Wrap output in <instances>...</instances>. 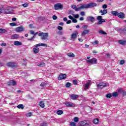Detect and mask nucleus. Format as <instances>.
I'll list each match as a JSON object with an SVG mask.
<instances>
[{"label": "nucleus", "instance_id": "nucleus-20", "mask_svg": "<svg viewBox=\"0 0 126 126\" xmlns=\"http://www.w3.org/2000/svg\"><path fill=\"white\" fill-rule=\"evenodd\" d=\"M16 84H17V83H16V82L14 80H10L9 81V82L8 83V85H16Z\"/></svg>", "mask_w": 126, "mask_h": 126}, {"label": "nucleus", "instance_id": "nucleus-6", "mask_svg": "<svg viewBox=\"0 0 126 126\" xmlns=\"http://www.w3.org/2000/svg\"><path fill=\"white\" fill-rule=\"evenodd\" d=\"M63 6L60 3H56L54 5V9L55 10H58V9H63Z\"/></svg>", "mask_w": 126, "mask_h": 126}, {"label": "nucleus", "instance_id": "nucleus-15", "mask_svg": "<svg viewBox=\"0 0 126 126\" xmlns=\"http://www.w3.org/2000/svg\"><path fill=\"white\" fill-rule=\"evenodd\" d=\"M119 18H121V19H124L125 17H126V14L123 12L118 13V15L117 16Z\"/></svg>", "mask_w": 126, "mask_h": 126}, {"label": "nucleus", "instance_id": "nucleus-55", "mask_svg": "<svg viewBox=\"0 0 126 126\" xmlns=\"http://www.w3.org/2000/svg\"><path fill=\"white\" fill-rule=\"evenodd\" d=\"M58 30H63V27H61V26H58Z\"/></svg>", "mask_w": 126, "mask_h": 126}, {"label": "nucleus", "instance_id": "nucleus-8", "mask_svg": "<svg viewBox=\"0 0 126 126\" xmlns=\"http://www.w3.org/2000/svg\"><path fill=\"white\" fill-rule=\"evenodd\" d=\"M15 31L18 33L24 32V27L23 26L18 27L15 29Z\"/></svg>", "mask_w": 126, "mask_h": 126}, {"label": "nucleus", "instance_id": "nucleus-4", "mask_svg": "<svg viewBox=\"0 0 126 126\" xmlns=\"http://www.w3.org/2000/svg\"><path fill=\"white\" fill-rule=\"evenodd\" d=\"M96 19L97 20H98V22L96 23L97 25H101V24H103V22H106V20L102 19L101 16H97Z\"/></svg>", "mask_w": 126, "mask_h": 126}, {"label": "nucleus", "instance_id": "nucleus-58", "mask_svg": "<svg viewBox=\"0 0 126 126\" xmlns=\"http://www.w3.org/2000/svg\"><path fill=\"white\" fill-rule=\"evenodd\" d=\"M40 126H47V123H42V124L40 125Z\"/></svg>", "mask_w": 126, "mask_h": 126}, {"label": "nucleus", "instance_id": "nucleus-12", "mask_svg": "<svg viewBox=\"0 0 126 126\" xmlns=\"http://www.w3.org/2000/svg\"><path fill=\"white\" fill-rule=\"evenodd\" d=\"M97 87L98 88H104V87H106L107 85L104 83H100L99 84H96Z\"/></svg>", "mask_w": 126, "mask_h": 126}, {"label": "nucleus", "instance_id": "nucleus-1", "mask_svg": "<svg viewBox=\"0 0 126 126\" xmlns=\"http://www.w3.org/2000/svg\"><path fill=\"white\" fill-rule=\"evenodd\" d=\"M98 4L95 2H91L89 4H83L78 8H76V5L73 4L71 5V7L73 9H74L75 11H79L81 9H85V8H92V7H95L97 6Z\"/></svg>", "mask_w": 126, "mask_h": 126}, {"label": "nucleus", "instance_id": "nucleus-42", "mask_svg": "<svg viewBox=\"0 0 126 126\" xmlns=\"http://www.w3.org/2000/svg\"><path fill=\"white\" fill-rule=\"evenodd\" d=\"M10 26L13 27V26H16L17 24L16 23H10Z\"/></svg>", "mask_w": 126, "mask_h": 126}, {"label": "nucleus", "instance_id": "nucleus-28", "mask_svg": "<svg viewBox=\"0 0 126 126\" xmlns=\"http://www.w3.org/2000/svg\"><path fill=\"white\" fill-rule=\"evenodd\" d=\"M94 124H95V125H97V124H99V119L98 118L94 119L93 121Z\"/></svg>", "mask_w": 126, "mask_h": 126}, {"label": "nucleus", "instance_id": "nucleus-45", "mask_svg": "<svg viewBox=\"0 0 126 126\" xmlns=\"http://www.w3.org/2000/svg\"><path fill=\"white\" fill-rule=\"evenodd\" d=\"M57 33L58 34V35H63V31H59L58 32H57Z\"/></svg>", "mask_w": 126, "mask_h": 126}, {"label": "nucleus", "instance_id": "nucleus-37", "mask_svg": "<svg viewBox=\"0 0 126 126\" xmlns=\"http://www.w3.org/2000/svg\"><path fill=\"white\" fill-rule=\"evenodd\" d=\"M113 97H117V96H119V94H118V93L114 92L112 94Z\"/></svg>", "mask_w": 126, "mask_h": 126}, {"label": "nucleus", "instance_id": "nucleus-5", "mask_svg": "<svg viewBox=\"0 0 126 126\" xmlns=\"http://www.w3.org/2000/svg\"><path fill=\"white\" fill-rule=\"evenodd\" d=\"M86 62L89 64H96L97 63V59L96 58H93L91 60H87Z\"/></svg>", "mask_w": 126, "mask_h": 126}, {"label": "nucleus", "instance_id": "nucleus-43", "mask_svg": "<svg viewBox=\"0 0 126 126\" xmlns=\"http://www.w3.org/2000/svg\"><path fill=\"white\" fill-rule=\"evenodd\" d=\"M125 63H126V61H125V60H121V61H120V64L123 65V64H124Z\"/></svg>", "mask_w": 126, "mask_h": 126}, {"label": "nucleus", "instance_id": "nucleus-49", "mask_svg": "<svg viewBox=\"0 0 126 126\" xmlns=\"http://www.w3.org/2000/svg\"><path fill=\"white\" fill-rule=\"evenodd\" d=\"M34 36L32 37L31 38H28V41H34Z\"/></svg>", "mask_w": 126, "mask_h": 126}, {"label": "nucleus", "instance_id": "nucleus-18", "mask_svg": "<svg viewBox=\"0 0 126 126\" xmlns=\"http://www.w3.org/2000/svg\"><path fill=\"white\" fill-rule=\"evenodd\" d=\"M89 32H90V31H89V30H85L82 32V36H85V35H86V34H88Z\"/></svg>", "mask_w": 126, "mask_h": 126}, {"label": "nucleus", "instance_id": "nucleus-52", "mask_svg": "<svg viewBox=\"0 0 126 126\" xmlns=\"http://www.w3.org/2000/svg\"><path fill=\"white\" fill-rule=\"evenodd\" d=\"M111 57V55L107 54L106 56H105V58H106L107 59H109V58H110Z\"/></svg>", "mask_w": 126, "mask_h": 126}, {"label": "nucleus", "instance_id": "nucleus-24", "mask_svg": "<svg viewBox=\"0 0 126 126\" xmlns=\"http://www.w3.org/2000/svg\"><path fill=\"white\" fill-rule=\"evenodd\" d=\"M111 14H112V15H114V16H118L119 14V12H118L117 11H112Z\"/></svg>", "mask_w": 126, "mask_h": 126}, {"label": "nucleus", "instance_id": "nucleus-53", "mask_svg": "<svg viewBox=\"0 0 126 126\" xmlns=\"http://www.w3.org/2000/svg\"><path fill=\"white\" fill-rule=\"evenodd\" d=\"M80 14L82 16H84V15H85V12L84 11H82Z\"/></svg>", "mask_w": 126, "mask_h": 126}, {"label": "nucleus", "instance_id": "nucleus-41", "mask_svg": "<svg viewBox=\"0 0 126 126\" xmlns=\"http://www.w3.org/2000/svg\"><path fill=\"white\" fill-rule=\"evenodd\" d=\"M77 80H73V84H74V85H77Z\"/></svg>", "mask_w": 126, "mask_h": 126}, {"label": "nucleus", "instance_id": "nucleus-44", "mask_svg": "<svg viewBox=\"0 0 126 126\" xmlns=\"http://www.w3.org/2000/svg\"><path fill=\"white\" fill-rule=\"evenodd\" d=\"M70 126H76V124H75V123H74V122H71L70 123Z\"/></svg>", "mask_w": 126, "mask_h": 126}, {"label": "nucleus", "instance_id": "nucleus-59", "mask_svg": "<svg viewBox=\"0 0 126 126\" xmlns=\"http://www.w3.org/2000/svg\"><path fill=\"white\" fill-rule=\"evenodd\" d=\"M1 46H2V47H4V46H6V43H1Z\"/></svg>", "mask_w": 126, "mask_h": 126}, {"label": "nucleus", "instance_id": "nucleus-54", "mask_svg": "<svg viewBox=\"0 0 126 126\" xmlns=\"http://www.w3.org/2000/svg\"><path fill=\"white\" fill-rule=\"evenodd\" d=\"M74 18H79V15L78 14H76L74 16Z\"/></svg>", "mask_w": 126, "mask_h": 126}, {"label": "nucleus", "instance_id": "nucleus-35", "mask_svg": "<svg viewBox=\"0 0 126 126\" xmlns=\"http://www.w3.org/2000/svg\"><path fill=\"white\" fill-rule=\"evenodd\" d=\"M79 121V118H78V117H75L74 118V122H75V123H78Z\"/></svg>", "mask_w": 126, "mask_h": 126}, {"label": "nucleus", "instance_id": "nucleus-50", "mask_svg": "<svg viewBox=\"0 0 126 126\" xmlns=\"http://www.w3.org/2000/svg\"><path fill=\"white\" fill-rule=\"evenodd\" d=\"M83 29H87L88 28V25H84L82 27Z\"/></svg>", "mask_w": 126, "mask_h": 126}, {"label": "nucleus", "instance_id": "nucleus-60", "mask_svg": "<svg viewBox=\"0 0 126 126\" xmlns=\"http://www.w3.org/2000/svg\"><path fill=\"white\" fill-rule=\"evenodd\" d=\"M16 20H17V19H16V18L14 17L12 19V21L13 22L16 21Z\"/></svg>", "mask_w": 126, "mask_h": 126}, {"label": "nucleus", "instance_id": "nucleus-30", "mask_svg": "<svg viewBox=\"0 0 126 126\" xmlns=\"http://www.w3.org/2000/svg\"><path fill=\"white\" fill-rule=\"evenodd\" d=\"M98 33L99 34H101V35H107V33L104 32V31H102V30L99 31Z\"/></svg>", "mask_w": 126, "mask_h": 126}, {"label": "nucleus", "instance_id": "nucleus-56", "mask_svg": "<svg viewBox=\"0 0 126 126\" xmlns=\"http://www.w3.org/2000/svg\"><path fill=\"white\" fill-rule=\"evenodd\" d=\"M70 23H71V21L70 20L66 21V24H70Z\"/></svg>", "mask_w": 126, "mask_h": 126}, {"label": "nucleus", "instance_id": "nucleus-47", "mask_svg": "<svg viewBox=\"0 0 126 126\" xmlns=\"http://www.w3.org/2000/svg\"><path fill=\"white\" fill-rule=\"evenodd\" d=\"M28 5H29V4H28V3H25L24 4H23V6L24 7H27V6H28Z\"/></svg>", "mask_w": 126, "mask_h": 126}, {"label": "nucleus", "instance_id": "nucleus-14", "mask_svg": "<svg viewBox=\"0 0 126 126\" xmlns=\"http://www.w3.org/2000/svg\"><path fill=\"white\" fill-rule=\"evenodd\" d=\"M87 21H90L91 22H94L95 21V18L91 16H88L87 18Z\"/></svg>", "mask_w": 126, "mask_h": 126}, {"label": "nucleus", "instance_id": "nucleus-57", "mask_svg": "<svg viewBox=\"0 0 126 126\" xmlns=\"http://www.w3.org/2000/svg\"><path fill=\"white\" fill-rule=\"evenodd\" d=\"M118 92L119 93H123V91L122 90V89H119L118 90Z\"/></svg>", "mask_w": 126, "mask_h": 126}, {"label": "nucleus", "instance_id": "nucleus-9", "mask_svg": "<svg viewBox=\"0 0 126 126\" xmlns=\"http://www.w3.org/2000/svg\"><path fill=\"white\" fill-rule=\"evenodd\" d=\"M66 107L68 108H72V107H75V104L72 102H66L65 103Z\"/></svg>", "mask_w": 126, "mask_h": 126}, {"label": "nucleus", "instance_id": "nucleus-10", "mask_svg": "<svg viewBox=\"0 0 126 126\" xmlns=\"http://www.w3.org/2000/svg\"><path fill=\"white\" fill-rule=\"evenodd\" d=\"M91 124V123L90 122H85L83 121L80 122L79 123V126H89L90 125V124Z\"/></svg>", "mask_w": 126, "mask_h": 126}, {"label": "nucleus", "instance_id": "nucleus-62", "mask_svg": "<svg viewBox=\"0 0 126 126\" xmlns=\"http://www.w3.org/2000/svg\"><path fill=\"white\" fill-rule=\"evenodd\" d=\"M63 21L67 22V18L66 17H64V18H63Z\"/></svg>", "mask_w": 126, "mask_h": 126}, {"label": "nucleus", "instance_id": "nucleus-31", "mask_svg": "<svg viewBox=\"0 0 126 126\" xmlns=\"http://www.w3.org/2000/svg\"><path fill=\"white\" fill-rule=\"evenodd\" d=\"M6 32V30L4 29H0V33L1 34H3Z\"/></svg>", "mask_w": 126, "mask_h": 126}, {"label": "nucleus", "instance_id": "nucleus-39", "mask_svg": "<svg viewBox=\"0 0 126 126\" xmlns=\"http://www.w3.org/2000/svg\"><path fill=\"white\" fill-rule=\"evenodd\" d=\"M106 98H108V99H110L112 97V94H108L106 95Z\"/></svg>", "mask_w": 126, "mask_h": 126}, {"label": "nucleus", "instance_id": "nucleus-17", "mask_svg": "<svg viewBox=\"0 0 126 126\" xmlns=\"http://www.w3.org/2000/svg\"><path fill=\"white\" fill-rule=\"evenodd\" d=\"M99 13H101V15H105L108 13V10L104 9L103 10L99 11Z\"/></svg>", "mask_w": 126, "mask_h": 126}, {"label": "nucleus", "instance_id": "nucleus-16", "mask_svg": "<svg viewBox=\"0 0 126 126\" xmlns=\"http://www.w3.org/2000/svg\"><path fill=\"white\" fill-rule=\"evenodd\" d=\"M78 35V32H77V31H75V33H73L71 34V39H75V38L77 37Z\"/></svg>", "mask_w": 126, "mask_h": 126}, {"label": "nucleus", "instance_id": "nucleus-38", "mask_svg": "<svg viewBox=\"0 0 126 126\" xmlns=\"http://www.w3.org/2000/svg\"><path fill=\"white\" fill-rule=\"evenodd\" d=\"M90 84L89 83H87L84 88V89H88V88L89 87Z\"/></svg>", "mask_w": 126, "mask_h": 126}, {"label": "nucleus", "instance_id": "nucleus-51", "mask_svg": "<svg viewBox=\"0 0 126 126\" xmlns=\"http://www.w3.org/2000/svg\"><path fill=\"white\" fill-rule=\"evenodd\" d=\"M102 8L106 9V8H107V4H105L102 5Z\"/></svg>", "mask_w": 126, "mask_h": 126}, {"label": "nucleus", "instance_id": "nucleus-48", "mask_svg": "<svg viewBox=\"0 0 126 126\" xmlns=\"http://www.w3.org/2000/svg\"><path fill=\"white\" fill-rule=\"evenodd\" d=\"M72 22L73 23H76L77 22V20H76V19H75V18H73L72 20Z\"/></svg>", "mask_w": 126, "mask_h": 126}, {"label": "nucleus", "instance_id": "nucleus-61", "mask_svg": "<svg viewBox=\"0 0 126 126\" xmlns=\"http://www.w3.org/2000/svg\"><path fill=\"white\" fill-rule=\"evenodd\" d=\"M30 32L32 35H34L35 34V32L33 31H31Z\"/></svg>", "mask_w": 126, "mask_h": 126}, {"label": "nucleus", "instance_id": "nucleus-34", "mask_svg": "<svg viewBox=\"0 0 126 126\" xmlns=\"http://www.w3.org/2000/svg\"><path fill=\"white\" fill-rule=\"evenodd\" d=\"M4 13V8L3 7H0V14Z\"/></svg>", "mask_w": 126, "mask_h": 126}, {"label": "nucleus", "instance_id": "nucleus-21", "mask_svg": "<svg viewBox=\"0 0 126 126\" xmlns=\"http://www.w3.org/2000/svg\"><path fill=\"white\" fill-rule=\"evenodd\" d=\"M12 13V10L11 9V8H8L6 10L4 11V13H5V14H9Z\"/></svg>", "mask_w": 126, "mask_h": 126}, {"label": "nucleus", "instance_id": "nucleus-13", "mask_svg": "<svg viewBox=\"0 0 126 126\" xmlns=\"http://www.w3.org/2000/svg\"><path fill=\"white\" fill-rule=\"evenodd\" d=\"M79 97V95L77 94H71L70 95V98L72 100H76Z\"/></svg>", "mask_w": 126, "mask_h": 126}, {"label": "nucleus", "instance_id": "nucleus-19", "mask_svg": "<svg viewBox=\"0 0 126 126\" xmlns=\"http://www.w3.org/2000/svg\"><path fill=\"white\" fill-rule=\"evenodd\" d=\"M118 43L120 44V45H122L124 46V45H126V40H118Z\"/></svg>", "mask_w": 126, "mask_h": 126}, {"label": "nucleus", "instance_id": "nucleus-3", "mask_svg": "<svg viewBox=\"0 0 126 126\" xmlns=\"http://www.w3.org/2000/svg\"><path fill=\"white\" fill-rule=\"evenodd\" d=\"M38 36H41V40H46L49 36V33L48 32H40L38 34Z\"/></svg>", "mask_w": 126, "mask_h": 126}, {"label": "nucleus", "instance_id": "nucleus-26", "mask_svg": "<svg viewBox=\"0 0 126 126\" xmlns=\"http://www.w3.org/2000/svg\"><path fill=\"white\" fill-rule=\"evenodd\" d=\"M39 106L41 108H44L45 107V103H44V101H40L39 103Z\"/></svg>", "mask_w": 126, "mask_h": 126}, {"label": "nucleus", "instance_id": "nucleus-40", "mask_svg": "<svg viewBox=\"0 0 126 126\" xmlns=\"http://www.w3.org/2000/svg\"><path fill=\"white\" fill-rule=\"evenodd\" d=\"M46 85H47V83L46 82H42L40 84V86H41V87H44L46 86Z\"/></svg>", "mask_w": 126, "mask_h": 126}, {"label": "nucleus", "instance_id": "nucleus-2", "mask_svg": "<svg viewBox=\"0 0 126 126\" xmlns=\"http://www.w3.org/2000/svg\"><path fill=\"white\" fill-rule=\"evenodd\" d=\"M34 47L33 48V51L34 54H38L39 53V48L37 47H48V44L46 43H38L34 45Z\"/></svg>", "mask_w": 126, "mask_h": 126}, {"label": "nucleus", "instance_id": "nucleus-7", "mask_svg": "<svg viewBox=\"0 0 126 126\" xmlns=\"http://www.w3.org/2000/svg\"><path fill=\"white\" fill-rule=\"evenodd\" d=\"M67 76L65 74L61 73L58 77V80H63V79H66Z\"/></svg>", "mask_w": 126, "mask_h": 126}, {"label": "nucleus", "instance_id": "nucleus-29", "mask_svg": "<svg viewBox=\"0 0 126 126\" xmlns=\"http://www.w3.org/2000/svg\"><path fill=\"white\" fill-rule=\"evenodd\" d=\"M56 114L59 115H63V111L59 110L58 111H57Z\"/></svg>", "mask_w": 126, "mask_h": 126}, {"label": "nucleus", "instance_id": "nucleus-46", "mask_svg": "<svg viewBox=\"0 0 126 126\" xmlns=\"http://www.w3.org/2000/svg\"><path fill=\"white\" fill-rule=\"evenodd\" d=\"M52 18L54 20H57L58 19V17L55 15H54L52 17Z\"/></svg>", "mask_w": 126, "mask_h": 126}, {"label": "nucleus", "instance_id": "nucleus-63", "mask_svg": "<svg viewBox=\"0 0 126 126\" xmlns=\"http://www.w3.org/2000/svg\"><path fill=\"white\" fill-rule=\"evenodd\" d=\"M68 18H69V19H71V20H72V19L73 18V17H72V16L71 15H69L68 16Z\"/></svg>", "mask_w": 126, "mask_h": 126}, {"label": "nucleus", "instance_id": "nucleus-36", "mask_svg": "<svg viewBox=\"0 0 126 126\" xmlns=\"http://www.w3.org/2000/svg\"><path fill=\"white\" fill-rule=\"evenodd\" d=\"M26 117H32V116H33V114L31 112H30L28 114H27L26 115Z\"/></svg>", "mask_w": 126, "mask_h": 126}, {"label": "nucleus", "instance_id": "nucleus-22", "mask_svg": "<svg viewBox=\"0 0 126 126\" xmlns=\"http://www.w3.org/2000/svg\"><path fill=\"white\" fill-rule=\"evenodd\" d=\"M14 45H15V46H22V43L18 41H15L14 42Z\"/></svg>", "mask_w": 126, "mask_h": 126}, {"label": "nucleus", "instance_id": "nucleus-33", "mask_svg": "<svg viewBox=\"0 0 126 126\" xmlns=\"http://www.w3.org/2000/svg\"><path fill=\"white\" fill-rule=\"evenodd\" d=\"M70 86H71V83H69V82H67L65 84V87H66L67 88H69V87H70Z\"/></svg>", "mask_w": 126, "mask_h": 126}, {"label": "nucleus", "instance_id": "nucleus-11", "mask_svg": "<svg viewBox=\"0 0 126 126\" xmlns=\"http://www.w3.org/2000/svg\"><path fill=\"white\" fill-rule=\"evenodd\" d=\"M15 64L16 63L14 62H9L7 63L6 65L9 67H12L13 68V67H16V65Z\"/></svg>", "mask_w": 126, "mask_h": 126}, {"label": "nucleus", "instance_id": "nucleus-64", "mask_svg": "<svg viewBox=\"0 0 126 126\" xmlns=\"http://www.w3.org/2000/svg\"><path fill=\"white\" fill-rule=\"evenodd\" d=\"M99 43V41L98 40H95L94 42V44H98Z\"/></svg>", "mask_w": 126, "mask_h": 126}, {"label": "nucleus", "instance_id": "nucleus-25", "mask_svg": "<svg viewBox=\"0 0 126 126\" xmlns=\"http://www.w3.org/2000/svg\"><path fill=\"white\" fill-rule=\"evenodd\" d=\"M67 56L68 57H70V58H74V57H75V55H74V54H73V53H68L67 54Z\"/></svg>", "mask_w": 126, "mask_h": 126}, {"label": "nucleus", "instance_id": "nucleus-23", "mask_svg": "<svg viewBox=\"0 0 126 126\" xmlns=\"http://www.w3.org/2000/svg\"><path fill=\"white\" fill-rule=\"evenodd\" d=\"M37 65L40 67H43V66H45L46 65V63L44 62H40L38 63Z\"/></svg>", "mask_w": 126, "mask_h": 126}, {"label": "nucleus", "instance_id": "nucleus-27", "mask_svg": "<svg viewBox=\"0 0 126 126\" xmlns=\"http://www.w3.org/2000/svg\"><path fill=\"white\" fill-rule=\"evenodd\" d=\"M11 38H12V39H18V34H15L14 35H12L11 36Z\"/></svg>", "mask_w": 126, "mask_h": 126}, {"label": "nucleus", "instance_id": "nucleus-32", "mask_svg": "<svg viewBox=\"0 0 126 126\" xmlns=\"http://www.w3.org/2000/svg\"><path fill=\"white\" fill-rule=\"evenodd\" d=\"M17 107L18 109H24V106L23 105V104H19Z\"/></svg>", "mask_w": 126, "mask_h": 126}]
</instances>
